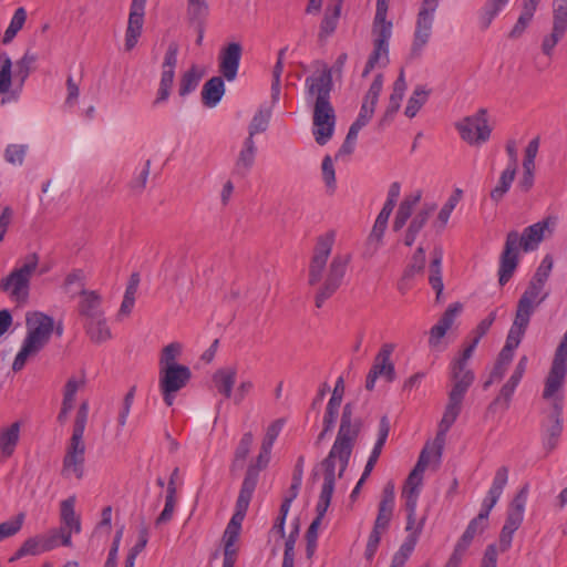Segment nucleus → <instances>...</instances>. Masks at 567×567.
Listing matches in <instances>:
<instances>
[{
  "mask_svg": "<svg viewBox=\"0 0 567 567\" xmlns=\"http://www.w3.org/2000/svg\"><path fill=\"white\" fill-rule=\"evenodd\" d=\"M347 60L348 54L342 52L331 68L324 64L319 74H312L305 80L306 101L313 106V135L319 145L327 144L334 132L337 117L331 103L332 74L341 76Z\"/></svg>",
  "mask_w": 567,
  "mask_h": 567,
  "instance_id": "obj_1",
  "label": "nucleus"
},
{
  "mask_svg": "<svg viewBox=\"0 0 567 567\" xmlns=\"http://www.w3.org/2000/svg\"><path fill=\"white\" fill-rule=\"evenodd\" d=\"M556 365V359H553L549 372L545 379L543 399L550 400L553 411L549 414L550 424L544 432V446L547 451H553L558 443L563 432V408H564V384L567 375V363Z\"/></svg>",
  "mask_w": 567,
  "mask_h": 567,
  "instance_id": "obj_2",
  "label": "nucleus"
},
{
  "mask_svg": "<svg viewBox=\"0 0 567 567\" xmlns=\"http://www.w3.org/2000/svg\"><path fill=\"white\" fill-rule=\"evenodd\" d=\"M355 403L347 402L342 409L341 420L337 437L328 455L321 461L336 466L339 462L340 468L338 476L341 478L349 465V461L357 442V439L363 426L361 417H354Z\"/></svg>",
  "mask_w": 567,
  "mask_h": 567,
  "instance_id": "obj_3",
  "label": "nucleus"
},
{
  "mask_svg": "<svg viewBox=\"0 0 567 567\" xmlns=\"http://www.w3.org/2000/svg\"><path fill=\"white\" fill-rule=\"evenodd\" d=\"M284 426V421L278 419L274 421L267 429L265 439L261 443L260 452L256 458L254 464H250L246 471L244 481L241 483V487L236 501L235 512H241L243 514H247L250 501L252 498L254 492L256 489L259 472L265 468L270 460V453L275 441L277 440L281 429Z\"/></svg>",
  "mask_w": 567,
  "mask_h": 567,
  "instance_id": "obj_4",
  "label": "nucleus"
},
{
  "mask_svg": "<svg viewBox=\"0 0 567 567\" xmlns=\"http://www.w3.org/2000/svg\"><path fill=\"white\" fill-rule=\"evenodd\" d=\"M27 330L22 347L12 363L14 372L22 370L28 358L39 353L49 343L54 330V320L43 312L35 311L27 316Z\"/></svg>",
  "mask_w": 567,
  "mask_h": 567,
  "instance_id": "obj_5",
  "label": "nucleus"
},
{
  "mask_svg": "<svg viewBox=\"0 0 567 567\" xmlns=\"http://www.w3.org/2000/svg\"><path fill=\"white\" fill-rule=\"evenodd\" d=\"M87 403L83 402L76 412L72 435L63 458L62 475H66L71 471L74 473L76 478L80 480L83 477V465L85 461V444L83 442V435L87 422Z\"/></svg>",
  "mask_w": 567,
  "mask_h": 567,
  "instance_id": "obj_6",
  "label": "nucleus"
},
{
  "mask_svg": "<svg viewBox=\"0 0 567 567\" xmlns=\"http://www.w3.org/2000/svg\"><path fill=\"white\" fill-rule=\"evenodd\" d=\"M39 266V255L28 254L11 272L0 280V290L14 301H25L29 297L30 281Z\"/></svg>",
  "mask_w": 567,
  "mask_h": 567,
  "instance_id": "obj_7",
  "label": "nucleus"
},
{
  "mask_svg": "<svg viewBox=\"0 0 567 567\" xmlns=\"http://www.w3.org/2000/svg\"><path fill=\"white\" fill-rule=\"evenodd\" d=\"M477 343L472 341L463 349L460 357L455 358L450 364V379L452 388L449 395L464 400V396L475 380L474 372L467 368V361L474 353Z\"/></svg>",
  "mask_w": 567,
  "mask_h": 567,
  "instance_id": "obj_8",
  "label": "nucleus"
},
{
  "mask_svg": "<svg viewBox=\"0 0 567 567\" xmlns=\"http://www.w3.org/2000/svg\"><path fill=\"white\" fill-rule=\"evenodd\" d=\"M159 390L167 406L173 405L175 395L187 385L192 371L187 365H168L159 369Z\"/></svg>",
  "mask_w": 567,
  "mask_h": 567,
  "instance_id": "obj_9",
  "label": "nucleus"
},
{
  "mask_svg": "<svg viewBox=\"0 0 567 567\" xmlns=\"http://www.w3.org/2000/svg\"><path fill=\"white\" fill-rule=\"evenodd\" d=\"M439 7V0H423L417 13L416 25L411 47L410 55L413 59L420 58L424 47L427 44L434 21V12Z\"/></svg>",
  "mask_w": 567,
  "mask_h": 567,
  "instance_id": "obj_10",
  "label": "nucleus"
},
{
  "mask_svg": "<svg viewBox=\"0 0 567 567\" xmlns=\"http://www.w3.org/2000/svg\"><path fill=\"white\" fill-rule=\"evenodd\" d=\"M461 138L471 145H480L491 137L492 128L487 121V111L480 109L474 115L464 117L456 123Z\"/></svg>",
  "mask_w": 567,
  "mask_h": 567,
  "instance_id": "obj_11",
  "label": "nucleus"
},
{
  "mask_svg": "<svg viewBox=\"0 0 567 567\" xmlns=\"http://www.w3.org/2000/svg\"><path fill=\"white\" fill-rule=\"evenodd\" d=\"M350 259L351 256L349 254H338L333 257L329 265V270L324 282L319 288L315 298L317 308H321L324 301L332 297L333 293L339 289L344 278Z\"/></svg>",
  "mask_w": 567,
  "mask_h": 567,
  "instance_id": "obj_12",
  "label": "nucleus"
},
{
  "mask_svg": "<svg viewBox=\"0 0 567 567\" xmlns=\"http://www.w3.org/2000/svg\"><path fill=\"white\" fill-rule=\"evenodd\" d=\"M390 0H377L375 16L372 23L373 50L390 53L392 21L386 20Z\"/></svg>",
  "mask_w": 567,
  "mask_h": 567,
  "instance_id": "obj_13",
  "label": "nucleus"
},
{
  "mask_svg": "<svg viewBox=\"0 0 567 567\" xmlns=\"http://www.w3.org/2000/svg\"><path fill=\"white\" fill-rule=\"evenodd\" d=\"M245 517L246 515L240 511L235 512L224 530L221 537L224 556L221 567H234L236 564L239 551V547L236 544L239 539Z\"/></svg>",
  "mask_w": 567,
  "mask_h": 567,
  "instance_id": "obj_14",
  "label": "nucleus"
},
{
  "mask_svg": "<svg viewBox=\"0 0 567 567\" xmlns=\"http://www.w3.org/2000/svg\"><path fill=\"white\" fill-rule=\"evenodd\" d=\"M177 55H178V44L176 42H171L164 55V61L162 63V74L159 81V87L157 90V96L154 100L153 104L158 105L168 100L171 95V90L174 83L175 78V68L177 64Z\"/></svg>",
  "mask_w": 567,
  "mask_h": 567,
  "instance_id": "obj_15",
  "label": "nucleus"
},
{
  "mask_svg": "<svg viewBox=\"0 0 567 567\" xmlns=\"http://www.w3.org/2000/svg\"><path fill=\"white\" fill-rule=\"evenodd\" d=\"M334 243V234L327 233L317 239L315 246L313 256L309 266V285H317L321 278L322 272L326 268L327 260L331 254L332 246Z\"/></svg>",
  "mask_w": 567,
  "mask_h": 567,
  "instance_id": "obj_16",
  "label": "nucleus"
},
{
  "mask_svg": "<svg viewBox=\"0 0 567 567\" xmlns=\"http://www.w3.org/2000/svg\"><path fill=\"white\" fill-rule=\"evenodd\" d=\"M518 241L519 235L512 230L506 236L504 249L499 259L498 282L505 286L514 275L518 265Z\"/></svg>",
  "mask_w": 567,
  "mask_h": 567,
  "instance_id": "obj_17",
  "label": "nucleus"
},
{
  "mask_svg": "<svg viewBox=\"0 0 567 567\" xmlns=\"http://www.w3.org/2000/svg\"><path fill=\"white\" fill-rule=\"evenodd\" d=\"M545 284H539L536 279L532 278L526 290L520 296L517 309L515 313L514 322H517L518 326L528 327L530 317L535 311L537 305L545 300L547 293H545L537 302L534 305V301L540 295Z\"/></svg>",
  "mask_w": 567,
  "mask_h": 567,
  "instance_id": "obj_18",
  "label": "nucleus"
},
{
  "mask_svg": "<svg viewBox=\"0 0 567 567\" xmlns=\"http://www.w3.org/2000/svg\"><path fill=\"white\" fill-rule=\"evenodd\" d=\"M243 55V47L238 42H230L221 48L218 55V71L226 81L233 82L238 74Z\"/></svg>",
  "mask_w": 567,
  "mask_h": 567,
  "instance_id": "obj_19",
  "label": "nucleus"
},
{
  "mask_svg": "<svg viewBox=\"0 0 567 567\" xmlns=\"http://www.w3.org/2000/svg\"><path fill=\"white\" fill-rule=\"evenodd\" d=\"M145 3L146 0H132L128 22L125 32V50H133L141 37L143 24H144V14H145Z\"/></svg>",
  "mask_w": 567,
  "mask_h": 567,
  "instance_id": "obj_20",
  "label": "nucleus"
},
{
  "mask_svg": "<svg viewBox=\"0 0 567 567\" xmlns=\"http://www.w3.org/2000/svg\"><path fill=\"white\" fill-rule=\"evenodd\" d=\"M508 481V468L501 466L493 478L492 486L489 487L486 496L484 497L481 506V511L477 515L478 520H485L488 523V516L493 507L498 502L503 494V489Z\"/></svg>",
  "mask_w": 567,
  "mask_h": 567,
  "instance_id": "obj_21",
  "label": "nucleus"
},
{
  "mask_svg": "<svg viewBox=\"0 0 567 567\" xmlns=\"http://www.w3.org/2000/svg\"><path fill=\"white\" fill-rule=\"evenodd\" d=\"M462 403L463 399L449 395V402L445 406V411L439 424V431L435 437V455L437 457H441L442 455L445 435L460 415Z\"/></svg>",
  "mask_w": 567,
  "mask_h": 567,
  "instance_id": "obj_22",
  "label": "nucleus"
},
{
  "mask_svg": "<svg viewBox=\"0 0 567 567\" xmlns=\"http://www.w3.org/2000/svg\"><path fill=\"white\" fill-rule=\"evenodd\" d=\"M320 467L323 471V484L319 495V501L316 506V518L322 520L328 507L330 506L331 498L336 486V466L326 463H320Z\"/></svg>",
  "mask_w": 567,
  "mask_h": 567,
  "instance_id": "obj_23",
  "label": "nucleus"
},
{
  "mask_svg": "<svg viewBox=\"0 0 567 567\" xmlns=\"http://www.w3.org/2000/svg\"><path fill=\"white\" fill-rule=\"evenodd\" d=\"M394 504V484L392 482H388L382 489L381 499L378 505V515L373 527L383 532L388 530L393 516Z\"/></svg>",
  "mask_w": 567,
  "mask_h": 567,
  "instance_id": "obj_24",
  "label": "nucleus"
},
{
  "mask_svg": "<svg viewBox=\"0 0 567 567\" xmlns=\"http://www.w3.org/2000/svg\"><path fill=\"white\" fill-rule=\"evenodd\" d=\"M463 305L460 302L451 303L443 312L439 321L431 328L429 346L436 349L441 343V339L446 334L447 330L452 327L455 318L461 313Z\"/></svg>",
  "mask_w": 567,
  "mask_h": 567,
  "instance_id": "obj_25",
  "label": "nucleus"
},
{
  "mask_svg": "<svg viewBox=\"0 0 567 567\" xmlns=\"http://www.w3.org/2000/svg\"><path fill=\"white\" fill-rule=\"evenodd\" d=\"M34 61L35 56L27 52L20 60L16 62V70L13 74L16 81H18V84L14 89H12L11 92H9L8 95L1 97L0 104L2 106L10 103H17L19 101L22 86L30 74L31 65L34 63Z\"/></svg>",
  "mask_w": 567,
  "mask_h": 567,
  "instance_id": "obj_26",
  "label": "nucleus"
},
{
  "mask_svg": "<svg viewBox=\"0 0 567 567\" xmlns=\"http://www.w3.org/2000/svg\"><path fill=\"white\" fill-rule=\"evenodd\" d=\"M21 421H16L0 429V455L1 460L10 458L19 444L21 434Z\"/></svg>",
  "mask_w": 567,
  "mask_h": 567,
  "instance_id": "obj_27",
  "label": "nucleus"
},
{
  "mask_svg": "<svg viewBox=\"0 0 567 567\" xmlns=\"http://www.w3.org/2000/svg\"><path fill=\"white\" fill-rule=\"evenodd\" d=\"M528 486L525 485L519 489L514 499L511 502L505 519V527L517 530L524 519L525 505L527 501Z\"/></svg>",
  "mask_w": 567,
  "mask_h": 567,
  "instance_id": "obj_28",
  "label": "nucleus"
},
{
  "mask_svg": "<svg viewBox=\"0 0 567 567\" xmlns=\"http://www.w3.org/2000/svg\"><path fill=\"white\" fill-rule=\"evenodd\" d=\"M75 496H70L60 504V528H65V530L70 533V538L72 534H79L81 532V519L80 516L75 514Z\"/></svg>",
  "mask_w": 567,
  "mask_h": 567,
  "instance_id": "obj_29",
  "label": "nucleus"
},
{
  "mask_svg": "<svg viewBox=\"0 0 567 567\" xmlns=\"http://www.w3.org/2000/svg\"><path fill=\"white\" fill-rule=\"evenodd\" d=\"M78 311L83 322L104 315L101 296L94 290L84 292V295L80 297Z\"/></svg>",
  "mask_w": 567,
  "mask_h": 567,
  "instance_id": "obj_30",
  "label": "nucleus"
},
{
  "mask_svg": "<svg viewBox=\"0 0 567 567\" xmlns=\"http://www.w3.org/2000/svg\"><path fill=\"white\" fill-rule=\"evenodd\" d=\"M526 329L527 327L518 326L517 322L513 321L506 338L505 346L501 350L496 361L509 365L514 358V350L519 346Z\"/></svg>",
  "mask_w": 567,
  "mask_h": 567,
  "instance_id": "obj_31",
  "label": "nucleus"
},
{
  "mask_svg": "<svg viewBox=\"0 0 567 567\" xmlns=\"http://www.w3.org/2000/svg\"><path fill=\"white\" fill-rule=\"evenodd\" d=\"M225 78L213 76L205 82L202 89V102L207 107H215L225 94Z\"/></svg>",
  "mask_w": 567,
  "mask_h": 567,
  "instance_id": "obj_32",
  "label": "nucleus"
},
{
  "mask_svg": "<svg viewBox=\"0 0 567 567\" xmlns=\"http://www.w3.org/2000/svg\"><path fill=\"white\" fill-rule=\"evenodd\" d=\"M257 147L251 137H247L244 141L241 151L239 152L238 158L235 163L233 175L244 177L250 171L255 163Z\"/></svg>",
  "mask_w": 567,
  "mask_h": 567,
  "instance_id": "obj_33",
  "label": "nucleus"
},
{
  "mask_svg": "<svg viewBox=\"0 0 567 567\" xmlns=\"http://www.w3.org/2000/svg\"><path fill=\"white\" fill-rule=\"evenodd\" d=\"M179 470L175 467L169 476V481L167 483L166 496H165V505L162 513L155 520L156 525H162L169 522L173 517L175 505H176V480L178 477Z\"/></svg>",
  "mask_w": 567,
  "mask_h": 567,
  "instance_id": "obj_34",
  "label": "nucleus"
},
{
  "mask_svg": "<svg viewBox=\"0 0 567 567\" xmlns=\"http://www.w3.org/2000/svg\"><path fill=\"white\" fill-rule=\"evenodd\" d=\"M86 334L94 343H103L112 338L104 315L83 322Z\"/></svg>",
  "mask_w": 567,
  "mask_h": 567,
  "instance_id": "obj_35",
  "label": "nucleus"
},
{
  "mask_svg": "<svg viewBox=\"0 0 567 567\" xmlns=\"http://www.w3.org/2000/svg\"><path fill=\"white\" fill-rule=\"evenodd\" d=\"M236 375L237 371L234 367L220 368L213 374L214 385L226 399L231 398Z\"/></svg>",
  "mask_w": 567,
  "mask_h": 567,
  "instance_id": "obj_36",
  "label": "nucleus"
},
{
  "mask_svg": "<svg viewBox=\"0 0 567 567\" xmlns=\"http://www.w3.org/2000/svg\"><path fill=\"white\" fill-rule=\"evenodd\" d=\"M538 6L527 1L523 0L522 3V11L519 13V17L512 28V30L508 32V39L511 40H517L519 39L524 32L529 27L530 22L533 21L534 14L537 10Z\"/></svg>",
  "mask_w": 567,
  "mask_h": 567,
  "instance_id": "obj_37",
  "label": "nucleus"
},
{
  "mask_svg": "<svg viewBox=\"0 0 567 567\" xmlns=\"http://www.w3.org/2000/svg\"><path fill=\"white\" fill-rule=\"evenodd\" d=\"M254 442V435L251 432L245 433L238 445L235 449L234 458L230 464L229 471L233 475H236L238 472H240L246 463V458L249 455L251 445Z\"/></svg>",
  "mask_w": 567,
  "mask_h": 567,
  "instance_id": "obj_38",
  "label": "nucleus"
},
{
  "mask_svg": "<svg viewBox=\"0 0 567 567\" xmlns=\"http://www.w3.org/2000/svg\"><path fill=\"white\" fill-rule=\"evenodd\" d=\"M545 225L536 223L526 227L519 236L518 247L520 246L524 251H532L538 247L544 236Z\"/></svg>",
  "mask_w": 567,
  "mask_h": 567,
  "instance_id": "obj_39",
  "label": "nucleus"
},
{
  "mask_svg": "<svg viewBox=\"0 0 567 567\" xmlns=\"http://www.w3.org/2000/svg\"><path fill=\"white\" fill-rule=\"evenodd\" d=\"M509 0H486L480 11V27L482 30H487L493 20L503 11Z\"/></svg>",
  "mask_w": 567,
  "mask_h": 567,
  "instance_id": "obj_40",
  "label": "nucleus"
},
{
  "mask_svg": "<svg viewBox=\"0 0 567 567\" xmlns=\"http://www.w3.org/2000/svg\"><path fill=\"white\" fill-rule=\"evenodd\" d=\"M334 4L332 8H327L324 17L320 24L319 38H326L331 35L338 25V21L341 13L342 0H333Z\"/></svg>",
  "mask_w": 567,
  "mask_h": 567,
  "instance_id": "obj_41",
  "label": "nucleus"
},
{
  "mask_svg": "<svg viewBox=\"0 0 567 567\" xmlns=\"http://www.w3.org/2000/svg\"><path fill=\"white\" fill-rule=\"evenodd\" d=\"M44 553L56 548L58 546H71L70 533L65 528H53L47 534L40 535Z\"/></svg>",
  "mask_w": 567,
  "mask_h": 567,
  "instance_id": "obj_42",
  "label": "nucleus"
},
{
  "mask_svg": "<svg viewBox=\"0 0 567 567\" xmlns=\"http://www.w3.org/2000/svg\"><path fill=\"white\" fill-rule=\"evenodd\" d=\"M203 75V71L199 70L197 65H192L186 72L183 73L179 80L178 94L182 97H185L194 92L197 89Z\"/></svg>",
  "mask_w": 567,
  "mask_h": 567,
  "instance_id": "obj_43",
  "label": "nucleus"
},
{
  "mask_svg": "<svg viewBox=\"0 0 567 567\" xmlns=\"http://www.w3.org/2000/svg\"><path fill=\"white\" fill-rule=\"evenodd\" d=\"M84 274L81 269H74L70 272L63 284V289L65 293H68L71 298H75L76 296L82 297L84 292L89 290L85 289L84 282Z\"/></svg>",
  "mask_w": 567,
  "mask_h": 567,
  "instance_id": "obj_44",
  "label": "nucleus"
},
{
  "mask_svg": "<svg viewBox=\"0 0 567 567\" xmlns=\"http://www.w3.org/2000/svg\"><path fill=\"white\" fill-rule=\"evenodd\" d=\"M515 176L516 172H514L512 167H506L502 172L497 185L489 193V197L495 204H498L507 194Z\"/></svg>",
  "mask_w": 567,
  "mask_h": 567,
  "instance_id": "obj_45",
  "label": "nucleus"
},
{
  "mask_svg": "<svg viewBox=\"0 0 567 567\" xmlns=\"http://www.w3.org/2000/svg\"><path fill=\"white\" fill-rule=\"evenodd\" d=\"M430 94L431 90L426 89L424 85H417L408 101L404 114L409 118L414 117L420 109L426 103Z\"/></svg>",
  "mask_w": 567,
  "mask_h": 567,
  "instance_id": "obj_46",
  "label": "nucleus"
},
{
  "mask_svg": "<svg viewBox=\"0 0 567 567\" xmlns=\"http://www.w3.org/2000/svg\"><path fill=\"white\" fill-rule=\"evenodd\" d=\"M44 553L40 535L28 538L20 548L9 558L10 563L17 561L25 556H35Z\"/></svg>",
  "mask_w": 567,
  "mask_h": 567,
  "instance_id": "obj_47",
  "label": "nucleus"
},
{
  "mask_svg": "<svg viewBox=\"0 0 567 567\" xmlns=\"http://www.w3.org/2000/svg\"><path fill=\"white\" fill-rule=\"evenodd\" d=\"M462 195H463L462 189L456 188L453 192V194L449 197L446 203L440 209L436 221H435V227L439 230H442L445 228V226L450 219V216H451L452 212L454 210L455 206L461 200Z\"/></svg>",
  "mask_w": 567,
  "mask_h": 567,
  "instance_id": "obj_48",
  "label": "nucleus"
},
{
  "mask_svg": "<svg viewBox=\"0 0 567 567\" xmlns=\"http://www.w3.org/2000/svg\"><path fill=\"white\" fill-rule=\"evenodd\" d=\"M12 62L7 53L0 54V95H8L12 91Z\"/></svg>",
  "mask_w": 567,
  "mask_h": 567,
  "instance_id": "obj_49",
  "label": "nucleus"
},
{
  "mask_svg": "<svg viewBox=\"0 0 567 567\" xmlns=\"http://www.w3.org/2000/svg\"><path fill=\"white\" fill-rule=\"evenodd\" d=\"M425 261H426L425 248L423 246H419L415 249L410 264L404 269L403 280H410L415 275L422 274L425 268Z\"/></svg>",
  "mask_w": 567,
  "mask_h": 567,
  "instance_id": "obj_50",
  "label": "nucleus"
},
{
  "mask_svg": "<svg viewBox=\"0 0 567 567\" xmlns=\"http://www.w3.org/2000/svg\"><path fill=\"white\" fill-rule=\"evenodd\" d=\"M27 20V11L23 7H19L16 9L10 24L4 31L2 43L9 44L12 42V40L16 38L17 33L23 28Z\"/></svg>",
  "mask_w": 567,
  "mask_h": 567,
  "instance_id": "obj_51",
  "label": "nucleus"
},
{
  "mask_svg": "<svg viewBox=\"0 0 567 567\" xmlns=\"http://www.w3.org/2000/svg\"><path fill=\"white\" fill-rule=\"evenodd\" d=\"M209 13V6L206 0H187L188 22H206Z\"/></svg>",
  "mask_w": 567,
  "mask_h": 567,
  "instance_id": "obj_52",
  "label": "nucleus"
},
{
  "mask_svg": "<svg viewBox=\"0 0 567 567\" xmlns=\"http://www.w3.org/2000/svg\"><path fill=\"white\" fill-rule=\"evenodd\" d=\"M516 388L517 384L507 380V382L502 386L499 394L489 403L487 411L495 412L498 406H502L503 410H507Z\"/></svg>",
  "mask_w": 567,
  "mask_h": 567,
  "instance_id": "obj_53",
  "label": "nucleus"
},
{
  "mask_svg": "<svg viewBox=\"0 0 567 567\" xmlns=\"http://www.w3.org/2000/svg\"><path fill=\"white\" fill-rule=\"evenodd\" d=\"M424 524H425V517L421 518L420 522L417 523V527L414 529V532H412L411 534H409L405 537V539L401 544L399 550L395 553L398 556L403 557L406 560L409 559V557L411 556V554L413 553V550L417 544V540L423 530Z\"/></svg>",
  "mask_w": 567,
  "mask_h": 567,
  "instance_id": "obj_54",
  "label": "nucleus"
},
{
  "mask_svg": "<svg viewBox=\"0 0 567 567\" xmlns=\"http://www.w3.org/2000/svg\"><path fill=\"white\" fill-rule=\"evenodd\" d=\"M270 116H271L270 109H267V110L259 109L256 112V114L254 115V117L249 124L248 137H251V140H254V136L256 134L264 133L268 128Z\"/></svg>",
  "mask_w": 567,
  "mask_h": 567,
  "instance_id": "obj_55",
  "label": "nucleus"
},
{
  "mask_svg": "<svg viewBox=\"0 0 567 567\" xmlns=\"http://www.w3.org/2000/svg\"><path fill=\"white\" fill-rule=\"evenodd\" d=\"M436 204L434 203H425L422 208L414 215L412 220L410 221L408 228L420 234L423 227L429 221L431 215L435 212Z\"/></svg>",
  "mask_w": 567,
  "mask_h": 567,
  "instance_id": "obj_56",
  "label": "nucleus"
},
{
  "mask_svg": "<svg viewBox=\"0 0 567 567\" xmlns=\"http://www.w3.org/2000/svg\"><path fill=\"white\" fill-rule=\"evenodd\" d=\"M487 522L483 519L478 520L477 516L474 517L473 519L470 520L465 532L460 537L457 543L468 548L474 537L478 534H482L487 528Z\"/></svg>",
  "mask_w": 567,
  "mask_h": 567,
  "instance_id": "obj_57",
  "label": "nucleus"
},
{
  "mask_svg": "<svg viewBox=\"0 0 567 567\" xmlns=\"http://www.w3.org/2000/svg\"><path fill=\"white\" fill-rule=\"evenodd\" d=\"M390 427H391V425H390L389 417L386 415H383L379 422L377 442H375L369 457L379 460V457L382 453V449H383V446L386 442V439L389 436Z\"/></svg>",
  "mask_w": 567,
  "mask_h": 567,
  "instance_id": "obj_58",
  "label": "nucleus"
},
{
  "mask_svg": "<svg viewBox=\"0 0 567 567\" xmlns=\"http://www.w3.org/2000/svg\"><path fill=\"white\" fill-rule=\"evenodd\" d=\"M567 28L553 23L550 34L543 39L542 51L545 55L550 56L557 43L563 39Z\"/></svg>",
  "mask_w": 567,
  "mask_h": 567,
  "instance_id": "obj_59",
  "label": "nucleus"
},
{
  "mask_svg": "<svg viewBox=\"0 0 567 567\" xmlns=\"http://www.w3.org/2000/svg\"><path fill=\"white\" fill-rule=\"evenodd\" d=\"M405 90H406V82H405V76H404V70L402 69L400 71L399 76L396 78V80L393 83V91L389 99L388 106H390L391 110L399 111Z\"/></svg>",
  "mask_w": 567,
  "mask_h": 567,
  "instance_id": "obj_60",
  "label": "nucleus"
},
{
  "mask_svg": "<svg viewBox=\"0 0 567 567\" xmlns=\"http://www.w3.org/2000/svg\"><path fill=\"white\" fill-rule=\"evenodd\" d=\"M182 344L178 342H172L163 348L159 357V369H164L168 365H181L176 362L181 355Z\"/></svg>",
  "mask_w": 567,
  "mask_h": 567,
  "instance_id": "obj_61",
  "label": "nucleus"
},
{
  "mask_svg": "<svg viewBox=\"0 0 567 567\" xmlns=\"http://www.w3.org/2000/svg\"><path fill=\"white\" fill-rule=\"evenodd\" d=\"M389 63V53H383L382 51L372 49L362 71V76L367 78L375 66L385 68Z\"/></svg>",
  "mask_w": 567,
  "mask_h": 567,
  "instance_id": "obj_62",
  "label": "nucleus"
},
{
  "mask_svg": "<svg viewBox=\"0 0 567 567\" xmlns=\"http://www.w3.org/2000/svg\"><path fill=\"white\" fill-rule=\"evenodd\" d=\"M27 145L9 144L4 150V159L14 166H21L27 154Z\"/></svg>",
  "mask_w": 567,
  "mask_h": 567,
  "instance_id": "obj_63",
  "label": "nucleus"
},
{
  "mask_svg": "<svg viewBox=\"0 0 567 567\" xmlns=\"http://www.w3.org/2000/svg\"><path fill=\"white\" fill-rule=\"evenodd\" d=\"M553 23L567 28V0H553Z\"/></svg>",
  "mask_w": 567,
  "mask_h": 567,
  "instance_id": "obj_64",
  "label": "nucleus"
}]
</instances>
